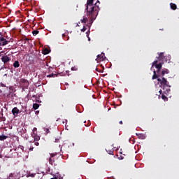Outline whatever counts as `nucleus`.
<instances>
[{
	"mask_svg": "<svg viewBox=\"0 0 179 179\" xmlns=\"http://www.w3.org/2000/svg\"><path fill=\"white\" fill-rule=\"evenodd\" d=\"M93 1L94 0H87L86 4L85 10H87V16L90 19V23L87 24V26L90 29V26L93 24V21L96 20V17H97V15H99V10L100 8L99 6H97V3L93 5Z\"/></svg>",
	"mask_w": 179,
	"mask_h": 179,
	"instance_id": "f257e3e1",
	"label": "nucleus"
},
{
	"mask_svg": "<svg viewBox=\"0 0 179 179\" xmlns=\"http://www.w3.org/2000/svg\"><path fill=\"white\" fill-rule=\"evenodd\" d=\"M159 61H162V62H167L169 57L164 56V52H161L159 54V57H157Z\"/></svg>",
	"mask_w": 179,
	"mask_h": 179,
	"instance_id": "f03ea898",
	"label": "nucleus"
},
{
	"mask_svg": "<svg viewBox=\"0 0 179 179\" xmlns=\"http://www.w3.org/2000/svg\"><path fill=\"white\" fill-rule=\"evenodd\" d=\"M157 71H153V76H152V79L155 80V79H157V78L162 76V74H160V71H162V69H157Z\"/></svg>",
	"mask_w": 179,
	"mask_h": 179,
	"instance_id": "7ed1b4c3",
	"label": "nucleus"
},
{
	"mask_svg": "<svg viewBox=\"0 0 179 179\" xmlns=\"http://www.w3.org/2000/svg\"><path fill=\"white\" fill-rule=\"evenodd\" d=\"M158 82L161 83V85H164V86H168L170 87L169 85H167V80L164 78V77L162 78V79L157 78Z\"/></svg>",
	"mask_w": 179,
	"mask_h": 179,
	"instance_id": "20e7f679",
	"label": "nucleus"
},
{
	"mask_svg": "<svg viewBox=\"0 0 179 179\" xmlns=\"http://www.w3.org/2000/svg\"><path fill=\"white\" fill-rule=\"evenodd\" d=\"M1 61L3 62V64H6L10 62V57H8V55L2 56Z\"/></svg>",
	"mask_w": 179,
	"mask_h": 179,
	"instance_id": "39448f33",
	"label": "nucleus"
},
{
	"mask_svg": "<svg viewBox=\"0 0 179 179\" xmlns=\"http://www.w3.org/2000/svg\"><path fill=\"white\" fill-rule=\"evenodd\" d=\"M8 40H6V38H1L0 39V45H1L2 47L8 44Z\"/></svg>",
	"mask_w": 179,
	"mask_h": 179,
	"instance_id": "423d86ee",
	"label": "nucleus"
},
{
	"mask_svg": "<svg viewBox=\"0 0 179 179\" xmlns=\"http://www.w3.org/2000/svg\"><path fill=\"white\" fill-rule=\"evenodd\" d=\"M97 59L98 61H104V59H106V55L104 53L102 52L101 55H98Z\"/></svg>",
	"mask_w": 179,
	"mask_h": 179,
	"instance_id": "0eeeda50",
	"label": "nucleus"
},
{
	"mask_svg": "<svg viewBox=\"0 0 179 179\" xmlns=\"http://www.w3.org/2000/svg\"><path fill=\"white\" fill-rule=\"evenodd\" d=\"M20 110L17 108V107H15L14 108L12 109V114L16 117L17 115V114H19Z\"/></svg>",
	"mask_w": 179,
	"mask_h": 179,
	"instance_id": "6e6552de",
	"label": "nucleus"
},
{
	"mask_svg": "<svg viewBox=\"0 0 179 179\" xmlns=\"http://www.w3.org/2000/svg\"><path fill=\"white\" fill-rule=\"evenodd\" d=\"M170 73V71L167 69H163L161 72V76H164L166 74Z\"/></svg>",
	"mask_w": 179,
	"mask_h": 179,
	"instance_id": "1a4fd4ad",
	"label": "nucleus"
},
{
	"mask_svg": "<svg viewBox=\"0 0 179 179\" xmlns=\"http://www.w3.org/2000/svg\"><path fill=\"white\" fill-rule=\"evenodd\" d=\"M163 64H164V62H162L157 64L155 65V68L157 69H162V68L163 67Z\"/></svg>",
	"mask_w": 179,
	"mask_h": 179,
	"instance_id": "9d476101",
	"label": "nucleus"
},
{
	"mask_svg": "<svg viewBox=\"0 0 179 179\" xmlns=\"http://www.w3.org/2000/svg\"><path fill=\"white\" fill-rule=\"evenodd\" d=\"M58 76L57 73H52L51 74L47 75L46 78H57Z\"/></svg>",
	"mask_w": 179,
	"mask_h": 179,
	"instance_id": "9b49d317",
	"label": "nucleus"
},
{
	"mask_svg": "<svg viewBox=\"0 0 179 179\" xmlns=\"http://www.w3.org/2000/svg\"><path fill=\"white\" fill-rule=\"evenodd\" d=\"M170 6L171 9H172L173 10H176V9H177V5H176V3H171Z\"/></svg>",
	"mask_w": 179,
	"mask_h": 179,
	"instance_id": "f8f14e48",
	"label": "nucleus"
},
{
	"mask_svg": "<svg viewBox=\"0 0 179 179\" xmlns=\"http://www.w3.org/2000/svg\"><path fill=\"white\" fill-rule=\"evenodd\" d=\"M32 136L34 138V141H36V142H38V141H40V136H37L36 134H33Z\"/></svg>",
	"mask_w": 179,
	"mask_h": 179,
	"instance_id": "ddd939ff",
	"label": "nucleus"
},
{
	"mask_svg": "<svg viewBox=\"0 0 179 179\" xmlns=\"http://www.w3.org/2000/svg\"><path fill=\"white\" fill-rule=\"evenodd\" d=\"M13 66L14 68H19V66H20V64L19 63V61H15L13 63Z\"/></svg>",
	"mask_w": 179,
	"mask_h": 179,
	"instance_id": "4468645a",
	"label": "nucleus"
},
{
	"mask_svg": "<svg viewBox=\"0 0 179 179\" xmlns=\"http://www.w3.org/2000/svg\"><path fill=\"white\" fill-rule=\"evenodd\" d=\"M42 54H43V55H47V54H50V50H48V48H45L43 50Z\"/></svg>",
	"mask_w": 179,
	"mask_h": 179,
	"instance_id": "2eb2a0df",
	"label": "nucleus"
},
{
	"mask_svg": "<svg viewBox=\"0 0 179 179\" xmlns=\"http://www.w3.org/2000/svg\"><path fill=\"white\" fill-rule=\"evenodd\" d=\"M136 136L139 139H145V134H136Z\"/></svg>",
	"mask_w": 179,
	"mask_h": 179,
	"instance_id": "dca6fc26",
	"label": "nucleus"
},
{
	"mask_svg": "<svg viewBox=\"0 0 179 179\" xmlns=\"http://www.w3.org/2000/svg\"><path fill=\"white\" fill-rule=\"evenodd\" d=\"M55 162V160L54 159V158L50 157L49 159L50 164H51L52 166H54Z\"/></svg>",
	"mask_w": 179,
	"mask_h": 179,
	"instance_id": "f3484780",
	"label": "nucleus"
},
{
	"mask_svg": "<svg viewBox=\"0 0 179 179\" xmlns=\"http://www.w3.org/2000/svg\"><path fill=\"white\" fill-rule=\"evenodd\" d=\"M89 22V19L87 17H84L83 20H81V23H87Z\"/></svg>",
	"mask_w": 179,
	"mask_h": 179,
	"instance_id": "a211bd4d",
	"label": "nucleus"
},
{
	"mask_svg": "<svg viewBox=\"0 0 179 179\" xmlns=\"http://www.w3.org/2000/svg\"><path fill=\"white\" fill-rule=\"evenodd\" d=\"M11 94H12V92H10L9 91L8 93L3 94V96H4L5 97H10Z\"/></svg>",
	"mask_w": 179,
	"mask_h": 179,
	"instance_id": "6ab92c4d",
	"label": "nucleus"
},
{
	"mask_svg": "<svg viewBox=\"0 0 179 179\" xmlns=\"http://www.w3.org/2000/svg\"><path fill=\"white\" fill-rule=\"evenodd\" d=\"M5 139H8V136H6L3 134L0 136V141H5Z\"/></svg>",
	"mask_w": 179,
	"mask_h": 179,
	"instance_id": "aec40b11",
	"label": "nucleus"
},
{
	"mask_svg": "<svg viewBox=\"0 0 179 179\" xmlns=\"http://www.w3.org/2000/svg\"><path fill=\"white\" fill-rule=\"evenodd\" d=\"M158 62H159V61H157V60H155L152 62V67H151V71H152V69H153V66H156V65H157Z\"/></svg>",
	"mask_w": 179,
	"mask_h": 179,
	"instance_id": "412c9836",
	"label": "nucleus"
},
{
	"mask_svg": "<svg viewBox=\"0 0 179 179\" xmlns=\"http://www.w3.org/2000/svg\"><path fill=\"white\" fill-rule=\"evenodd\" d=\"M38 107H40V105L38 103H34L33 104V108L34 110H37L38 108Z\"/></svg>",
	"mask_w": 179,
	"mask_h": 179,
	"instance_id": "4be33fe9",
	"label": "nucleus"
},
{
	"mask_svg": "<svg viewBox=\"0 0 179 179\" xmlns=\"http://www.w3.org/2000/svg\"><path fill=\"white\" fill-rule=\"evenodd\" d=\"M16 177V173H10L9 175L8 179H13V178Z\"/></svg>",
	"mask_w": 179,
	"mask_h": 179,
	"instance_id": "5701e85b",
	"label": "nucleus"
},
{
	"mask_svg": "<svg viewBox=\"0 0 179 179\" xmlns=\"http://www.w3.org/2000/svg\"><path fill=\"white\" fill-rule=\"evenodd\" d=\"M39 31L38 30H34L32 31L33 36H36V34H38Z\"/></svg>",
	"mask_w": 179,
	"mask_h": 179,
	"instance_id": "b1692460",
	"label": "nucleus"
},
{
	"mask_svg": "<svg viewBox=\"0 0 179 179\" xmlns=\"http://www.w3.org/2000/svg\"><path fill=\"white\" fill-rule=\"evenodd\" d=\"M162 98L163 100H164V101H166V100H167V96H166V95H164V94L162 95Z\"/></svg>",
	"mask_w": 179,
	"mask_h": 179,
	"instance_id": "393cba45",
	"label": "nucleus"
},
{
	"mask_svg": "<svg viewBox=\"0 0 179 179\" xmlns=\"http://www.w3.org/2000/svg\"><path fill=\"white\" fill-rule=\"evenodd\" d=\"M32 97L36 98V97H37V96L33 95ZM41 97H43V95L41 94L38 95V99H40Z\"/></svg>",
	"mask_w": 179,
	"mask_h": 179,
	"instance_id": "a878e982",
	"label": "nucleus"
},
{
	"mask_svg": "<svg viewBox=\"0 0 179 179\" xmlns=\"http://www.w3.org/2000/svg\"><path fill=\"white\" fill-rule=\"evenodd\" d=\"M35 176H36V173H29V174H28V177H32V178H34V177H35Z\"/></svg>",
	"mask_w": 179,
	"mask_h": 179,
	"instance_id": "bb28decb",
	"label": "nucleus"
},
{
	"mask_svg": "<svg viewBox=\"0 0 179 179\" xmlns=\"http://www.w3.org/2000/svg\"><path fill=\"white\" fill-rule=\"evenodd\" d=\"M39 99H40V98H38V96H36V103H41V101H40Z\"/></svg>",
	"mask_w": 179,
	"mask_h": 179,
	"instance_id": "cd10ccee",
	"label": "nucleus"
},
{
	"mask_svg": "<svg viewBox=\"0 0 179 179\" xmlns=\"http://www.w3.org/2000/svg\"><path fill=\"white\" fill-rule=\"evenodd\" d=\"M87 29V28H86V27L84 26L83 28L81 29V31L85 32Z\"/></svg>",
	"mask_w": 179,
	"mask_h": 179,
	"instance_id": "c85d7f7f",
	"label": "nucleus"
},
{
	"mask_svg": "<svg viewBox=\"0 0 179 179\" xmlns=\"http://www.w3.org/2000/svg\"><path fill=\"white\" fill-rule=\"evenodd\" d=\"M71 71H78V67H76V66L72 67Z\"/></svg>",
	"mask_w": 179,
	"mask_h": 179,
	"instance_id": "c756f323",
	"label": "nucleus"
},
{
	"mask_svg": "<svg viewBox=\"0 0 179 179\" xmlns=\"http://www.w3.org/2000/svg\"><path fill=\"white\" fill-rule=\"evenodd\" d=\"M0 157L2 158V148H0Z\"/></svg>",
	"mask_w": 179,
	"mask_h": 179,
	"instance_id": "7c9ffc66",
	"label": "nucleus"
},
{
	"mask_svg": "<svg viewBox=\"0 0 179 179\" xmlns=\"http://www.w3.org/2000/svg\"><path fill=\"white\" fill-rule=\"evenodd\" d=\"M34 145L35 146H38V145H40V143H39L38 142L36 141V142L34 143Z\"/></svg>",
	"mask_w": 179,
	"mask_h": 179,
	"instance_id": "2f4dec72",
	"label": "nucleus"
},
{
	"mask_svg": "<svg viewBox=\"0 0 179 179\" xmlns=\"http://www.w3.org/2000/svg\"><path fill=\"white\" fill-rule=\"evenodd\" d=\"M22 83H27V80L25 79H22Z\"/></svg>",
	"mask_w": 179,
	"mask_h": 179,
	"instance_id": "473e14b6",
	"label": "nucleus"
},
{
	"mask_svg": "<svg viewBox=\"0 0 179 179\" xmlns=\"http://www.w3.org/2000/svg\"><path fill=\"white\" fill-rule=\"evenodd\" d=\"M35 114H36V115H38V114H40V110H36V111L35 112Z\"/></svg>",
	"mask_w": 179,
	"mask_h": 179,
	"instance_id": "72a5a7b5",
	"label": "nucleus"
},
{
	"mask_svg": "<svg viewBox=\"0 0 179 179\" xmlns=\"http://www.w3.org/2000/svg\"><path fill=\"white\" fill-rule=\"evenodd\" d=\"M54 156H55V154H50V157H52V159H54Z\"/></svg>",
	"mask_w": 179,
	"mask_h": 179,
	"instance_id": "f704fd0d",
	"label": "nucleus"
},
{
	"mask_svg": "<svg viewBox=\"0 0 179 179\" xmlns=\"http://www.w3.org/2000/svg\"><path fill=\"white\" fill-rule=\"evenodd\" d=\"M119 124H120V125H122V124H123V123H122V121H120V122H119Z\"/></svg>",
	"mask_w": 179,
	"mask_h": 179,
	"instance_id": "c9c22d12",
	"label": "nucleus"
},
{
	"mask_svg": "<svg viewBox=\"0 0 179 179\" xmlns=\"http://www.w3.org/2000/svg\"><path fill=\"white\" fill-rule=\"evenodd\" d=\"M3 37H2V34H1L0 33V40H1V38H2Z\"/></svg>",
	"mask_w": 179,
	"mask_h": 179,
	"instance_id": "e433bc0d",
	"label": "nucleus"
},
{
	"mask_svg": "<svg viewBox=\"0 0 179 179\" xmlns=\"http://www.w3.org/2000/svg\"><path fill=\"white\" fill-rule=\"evenodd\" d=\"M109 155H113V151H110V152H109Z\"/></svg>",
	"mask_w": 179,
	"mask_h": 179,
	"instance_id": "4c0bfd02",
	"label": "nucleus"
},
{
	"mask_svg": "<svg viewBox=\"0 0 179 179\" xmlns=\"http://www.w3.org/2000/svg\"><path fill=\"white\" fill-rule=\"evenodd\" d=\"M59 139H55V142H58Z\"/></svg>",
	"mask_w": 179,
	"mask_h": 179,
	"instance_id": "58836bf2",
	"label": "nucleus"
},
{
	"mask_svg": "<svg viewBox=\"0 0 179 179\" xmlns=\"http://www.w3.org/2000/svg\"><path fill=\"white\" fill-rule=\"evenodd\" d=\"M2 52H0V57H2Z\"/></svg>",
	"mask_w": 179,
	"mask_h": 179,
	"instance_id": "ea45409f",
	"label": "nucleus"
},
{
	"mask_svg": "<svg viewBox=\"0 0 179 179\" xmlns=\"http://www.w3.org/2000/svg\"><path fill=\"white\" fill-rule=\"evenodd\" d=\"M104 93H108L107 91L106 90H103Z\"/></svg>",
	"mask_w": 179,
	"mask_h": 179,
	"instance_id": "a19ab883",
	"label": "nucleus"
},
{
	"mask_svg": "<svg viewBox=\"0 0 179 179\" xmlns=\"http://www.w3.org/2000/svg\"><path fill=\"white\" fill-rule=\"evenodd\" d=\"M162 90H159V93H160V94H162Z\"/></svg>",
	"mask_w": 179,
	"mask_h": 179,
	"instance_id": "79ce46f5",
	"label": "nucleus"
},
{
	"mask_svg": "<svg viewBox=\"0 0 179 179\" xmlns=\"http://www.w3.org/2000/svg\"><path fill=\"white\" fill-rule=\"evenodd\" d=\"M50 179H58V178H50Z\"/></svg>",
	"mask_w": 179,
	"mask_h": 179,
	"instance_id": "37998d69",
	"label": "nucleus"
},
{
	"mask_svg": "<svg viewBox=\"0 0 179 179\" xmlns=\"http://www.w3.org/2000/svg\"><path fill=\"white\" fill-rule=\"evenodd\" d=\"M33 148H30V150H33Z\"/></svg>",
	"mask_w": 179,
	"mask_h": 179,
	"instance_id": "c03bdc74",
	"label": "nucleus"
},
{
	"mask_svg": "<svg viewBox=\"0 0 179 179\" xmlns=\"http://www.w3.org/2000/svg\"><path fill=\"white\" fill-rule=\"evenodd\" d=\"M55 174H59V172H57V173H55Z\"/></svg>",
	"mask_w": 179,
	"mask_h": 179,
	"instance_id": "a18cd8bd",
	"label": "nucleus"
},
{
	"mask_svg": "<svg viewBox=\"0 0 179 179\" xmlns=\"http://www.w3.org/2000/svg\"><path fill=\"white\" fill-rule=\"evenodd\" d=\"M1 86L3 87V86H5V85H4L3 84H1Z\"/></svg>",
	"mask_w": 179,
	"mask_h": 179,
	"instance_id": "49530a36",
	"label": "nucleus"
},
{
	"mask_svg": "<svg viewBox=\"0 0 179 179\" xmlns=\"http://www.w3.org/2000/svg\"><path fill=\"white\" fill-rule=\"evenodd\" d=\"M83 122H84V124H85V122H86V120H85Z\"/></svg>",
	"mask_w": 179,
	"mask_h": 179,
	"instance_id": "de8ad7c7",
	"label": "nucleus"
},
{
	"mask_svg": "<svg viewBox=\"0 0 179 179\" xmlns=\"http://www.w3.org/2000/svg\"><path fill=\"white\" fill-rule=\"evenodd\" d=\"M166 90H170V89H166Z\"/></svg>",
	"mask_w": 179,
	"mask_h": 179,
	"instance_id": "09e8293b",
	"label": "nucleus"
},
{
	"mask_svg": "<svg viewBox=\"0 0 179 179\" xmlns=\"http://www.w3.org/2000/svg\"><path fill=\"white\" fill-rule=\"evenodd\" d=\"M26 40H27V41H29V39H28V38H27Z\"/></svg>",
	"mask_w": 179,
	"mask_h": 179,
	"instance_id": "8fccbe9b",
	"label": "nucleus"
},
{
	"mask_svg": "<svg viewBox=\"0 0 179 179\" xmlns=\"http://www.w3.org/2000/svg\"><path fill=\"white\" fill-rule=\"evenodd\" d=\"M0 93H2V91H0Z\"/></svg>",
	"mask_w": 179,
	"mask_h": 179,
	"instance_id": "3c124183",
	"label": "nucleus"
},
{
	"mask_svg": "<svg viewBox=\"0 0 179 179\" xmlns=\"http://www.w3.org/2000/svg\"><path fill=\"white\" fill-rule=\"evenodd\" d=\"M97 2H98V3H99L100 1H98Z\"/></svg>",
	"mask_w": 179,
	"mask_h": 179,
	"instance_id": "603ef678",
	"label": "nucleus"
},
{
	"mask_svg": "<svg viewBox=\"0 0 179 179\" xmlns=\"http://www.w3.org/2000/svg\"><path fill=\"white\" fill-rule=\"evenodd\" d=\"M77 26H79V24H77Z\"/></svg>",
	"mask_w": 179,
	"mask_h": 179,
	"instance_id": "864d4df0",
	"label": "nucleus"
},
{
	"mask_svg": "<svg viewBox=\"0 0 179 179\" xmlns=\"http://www.w3.org/2000/svg\"><path fill=\"white\" fill-rule=\"evenodd\" d=\"M0 50H2V48H0Z\"/></svg>",
	"mask_w": 179,
	"mask_h": 179,
	"instance_id": "5fc2aeb1",
	"label": "nucleus"
}]
</instances>
